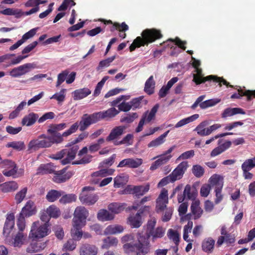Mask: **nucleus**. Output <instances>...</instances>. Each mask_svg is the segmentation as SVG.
<instances>
[{
  "label": "nucleus",
  "mask_w": 255,
  "mask_h": 255,
  "mask_svg": "<svg viewBox=\"0 0 255 255\" xmlns=\"http://www.w3.org/2000/svg\"><path fill=\"white\" fill-rule=\"evenodd\" d=\"M77 244L73 239L68 240L64 245V248L66 251H72L76 247Z\"/></svg>",
  "instance_id": "obj_64"
},
{
  "label": "nucleus",
  "mask_w": 255,
  "mask_h": 255,
  "mask_svg": "<svg viewBox=\"0 0 255 255\" xmlns=\"http://www.w3.org/2000/svg\"><path fill=\"white\" fill-rule=\"evenodd\" d=\"M195 72L196 74L193 75V81L195 82L196 85L204 83L206 81H212L214 83H218L220 87L222 86V84L226 85L227 87H233L222 77H219L217 76L212 75L206 77H203L202 74V70L201 68H196Z\"/></svg>",
  "instance_id": "obj_3"
},
{
  "label": "nucleus",
  "mask_w": 255,
  "mask_h": 255,
  "mask_svg": "<svg viewBox=\"0 0 255 255\" xmlns=\"http://www.w3.org/2000/svg\"><path fill=\"white\" fill-rule=\"evenodd\" d=\"M15 217L13 213H9L6 215L5 221L3 229V234L6 237L8 236L14 226Z\"/></svg>",
  "instance_id": "obj_17"
},
{
  "label": "nucleus",
  "mask_w": 255,
  "mask_h": 255,
  "mask_svg": "<svg viewBox=\"0 0 255 255\" xmlns=\"http://www.w3.org/2000/svg\"><path fill=\"white\" fill-rule=\"evenodd\" d=\"M168 236L169 239H172L176 246L179 244V235L176 231L173 229H169L168 231Z\"/></svg>",
  "instance_id": "obj_55"
},
{
  "label": "nucleus",
  "mask_w": 255,
  "mask_h": 255,
  "mask_svg": "<svg viewBox=\"0 0 255 255\" xmlns=\"http://www.w3.org/2000/svg\"><path fill=\"white\" fill-rule=\"evenodd\" d=\"M124 230V228L119 225H113L108 226L105 230L106 234L114 235L122 233Z\"/></svg>",
  "instance_id": "obj_37"
},
{
  "label": "nucleus",
  "mask_w": 255,
  "mask_h": 255,
  "mask_svg": "<svg viewBox=\"0 0 255 255\" xmlns=\"http://www.w3.org/2000/svg\"><path fill=\"white\" fill-rule=\"evenodd\" d=\"M165 234V230L162 227H158L145 235L138 233L137 242L135 243H128L123 246V250L128 255H146L150 250L149 239L152 242L162 238Z\"/></svg>",
  "instance_id": "obj_1"
},
{
  "label": "nucleus",
  "mask_w": 255,
  "mask_h": 255,
  "mask_svg": "<svg viewBox=\"0 0 255 255\" xmlns=\"http://www.w3.org/2000/svg\"><path fill=\"white\" fill-rule=\"evenodd\" d=\"M1 189L2 192L7 193L13 192L18 188V185L16 182L12 181L5 182L0 185Z\"/></svg>",
  "instance_id": "obj_26"
},
{
  "label": "nucleus",
  "mask_w": 255,
  "mask_h": 255,
  "mask_svg": "<svg viewBox=\"0 0 255 255\" xmlns=\"http://www.w3.org/2000/svg\"><path fill=\"white\" fill-rule=\"evenodd\" d=\"M133 138V135L132 134L128 133L125 136L122 140L120 141H116L114 142L115 145H120V144H127L128 145H131L132 144V139Z\"/></svg>",
  "instance_id": "obj_61"
},
{
  "label": "nucleus",
  "mask_w": 255,
  "mask_h": 255,
  "mask_svg": "<svg viewBox=\"0 0 255 255\" xmlns=\"http://www.w3.org/2000/svg\"><path fill=\"white\" fill-rule=\"evenodd\" d=\"M7 147H11L14 149L18 151H20L25 148V144L24 142L21 141H12L7 143L6 145Z\"/></svg>",
  "instance_id": "obj_49"
},
{
  "label": "nucleus",
  "mask_w": 255,
  "mask_h": 255,
  "mask_svg": "<svg viewBox=\"0 0 255 255\" xmlns=\"http://www.w3.org/2000/svg\"><path fill=\"white\" fill-rule=\"evenodd\" d=\"M173 208L172 207H168L164 209L163 215L162 217V221L164 222L169 221L172 216Z\"/></svg>",
  "instance_id": "obj_62"
},
{
  "label": "nucleus",
  "mask_w": 255,
  "mask_h": 255,
  "mask_svg": "<svg viewBox=\"0 0 255 255\" xmlns=\"http://www.w3.org/2000/svg\"><path fill=\"white\" fill-rule=\"evenodd\" d=\"M93 156L90 154L85 155L81 159L75 160L72 162V164H86L92 161Z\"/></svg>",
  "instance_id": "obj_60"
},
{
  "label": "nucleus",
  "mask_w": 255,
  "mask_h": 255,
  "mask_svg": "<svg viewBox=\"0 0 255 255\" xmlns=\"http://www.w3.org/2000/svg\"><path fill=\"white\" fill-rule=\"evenodd\" d=\"M116 29L120 32H125L128 29V26L124 22L121 24L118 22H114L111 28V31L113 32Z\"/></svg>",
  "instance_id": "obj_50"
},
{
  "label": "nucleus",
  "mask_w": 255,
  "mask_h": 255,
  "mask_svg": "<svg viewBox=\"0 0 255 255\" xmlns=\"http://www.w3.org/2000/svg\"><path fill=\"white\" fill-rule=\"evenodd\" d=\"M119 113V112L114 107L105 111L97 112L99 121L107 118H113L117 115Z\"/></svg>",
  "instance_id": "obj_25"
},
{
  "label": "nucleus",
  "mask_w": 255,
  "mask_h": 255,
  "mask_svg": "<svg viewBox=\"0 0 255 255\" xmlns=\"http://www.w3.org/2000/svg\"><path fill=\"white\" fill-rule=\"evenodd\" d=\"M94 188L90 186H85L82 189V192L79 196V200L82 204L90 206L96 203L98 200V196L89 192L94 190Z\"/></svg>",
  "instance_id": "obj_7"
},
{
  "label": "nucleus",
  "mask_w": 255,
  "mask_h": 255,
  "mask_svg": "<svg viewBox=\"0 0 255 255\" xmlns=\"http://www.w3.org/2000/svg\"><path fill=\"white\" fill-rule=\"evenodd\" d=\"M54 173L53 181L57 183H61L69 179L74 175V172L73 171L66 172V168H64L60 171H54Z\"/></svg>",
  "instance_id": "obj_12"
},
{
  "label": "nucleus",
  "mask_w": 255,
  "mask_h": 255,
  "mask_svg": "<svg viewBox=\"0 0 255 255\" xmlns=\"http://www.w3.org/2000/svg\"><path fill=\"white\" fill-rule=\"evenodd\" d=\"M115 218V215L106 209H101L97 214V218L99 221L105 222L111 221Z\"/></svg>",
  "instance_id": "obj_27"
},
{
  "label": "nucleus",
  "mask_w": 255,
  "mask_h": 255,
  "mask_svg": "<svg viewBox=\"0 0 255 255\" xmlns=\"http://www.w3.org/2000/svg\"><path fill=\"white\" fill-rule=\"evenodd\" d=\"M143 163L141 158H128L121 161L117 167H128L130 168H136L139 167Z\"/></svg>",
  "instance_id": "obj_13"
},
{
  "label": "nucleus",
  "mask_w": 255,
  "mask_h": 255,
  "mask_svg": "<svg viewBox=\"0 0 255 255\" xmlns=\"http://www.w3.org/2000/svg\"><path fill=\"white\" fill-rule=\"evenodd\" d=\"M55 139L52 136H47L44 134L39 135L37 139L31 140L28 145V149L34 150L41 148H47L51 146L55 142Z\"/></svg>",
  "instance_id": "obj_5"
},
{
  "label": "nucleus",
  "mask_w": 255,
  "mask_h": 255,
  "mask_svg": "<svg viewBox=\"0 0 255 255\" xmlns=\"http://www.w3.org/2000/svg\"><path fill=\"white\" fill-rule=\"evenodd\" d=\"M27 192V188L24 187L18 192L14 197L15 202L17 204L20 203L24 199Z\"/></svg>",
  "instance_id": "obj_53"
},
{
  "label": "nucleus",
  "mask_w": 255,
  "mask_h": 255,
  "mask_svg": "<svg viewBox=\"0 0 255 255\" xmlns=\"http://www.w3.org/2000/svg\"><path fill=\"white\" fill-rule=\"evenodd\" d=\"M118 243V240L116 238L108 237L103 240L102 249H108L111 247H115Z\"/></svg>",
  "instance_id": "obj_40"
},
{
  "label": "nucleus",
  "mask_w": 255,
  "mask_h": 255,
  "mask_svg": "<svg viewBox=\"0 0 255 255\" xmlns=\"http://www.w3.org/2000/svg\"><path fill=\"white\" fill-rule=\"evenodd\" d=\"M54 172V170L49 164H41L37 169V173L40 174H51Z\"/></svg>",
  "instance_id": "obj_46"
},
{
  "label": "nucleus",
  "mask_w": 255,
  "mask_h": 255,
  "mask_svg": "<svg viewBox=\"0 0 255 255\" xmlns=\"http://www.w3.org/2000/svg\"><path fill=\"white\" fill-rule=\"evenodd\" d=\"M149 190V185H146L143 186H134L132 189L133 194H135V196L139 198L140 196H143Z\"/></svg>",
  "instance_id": "obj_38"
},
{
  "label": "nucleus",
  "mask_w": 255,
  "mask_h": 255,
  "mask_svg": "<svg viewBox=\"0 0 255 255\" xmlns=\"http://www.w3.org/2000/svg\"><path fill=\"white\" fill-rule=\"evenodd\" d=\"M98 249L96 246L85 243L80 247V255H97Z\"/></svg>",
  "instance_id": "obj_19"
},
{
  "label": "nucleus",
  "mask_w": 255,
  "mask_h": 255,
  "mask_svg": "<svg viewBox=\"0 0 255 255\" xmlns=\"http://www.w3.org/2000/svg\"><path fill=\"white\" fill-rule=\"evenodd\" d=\"M169 130L166 131L165 132L160 135L156 139L151 141L148 144V147H157L163 143L165 141V138L167 136Z\"/></svg>",
  "instance_id": "obj_36"
},
{
  "label": "nucleus",
  "mask_w": 255,
  "mask_h": 255,
  "mask_svg": "<svg viewBox=\"0 0 255 255\" xmlns=\"http://www.w3.org/2000/svg\"><path fill=\"white\" fill-rule=\"evenodd\" d=\"M48 227L47 223H44L40 226L39 221L33 222L31 227L29 237L35 240L42 238L47 236L50 232Z\"/></svg>",
  "instance_id": "obj_6"
},
{
  "label": "nucleus",
  "mask_w": 255,
  "mask_h": 255,
  "mask_svg": "<svg viewBox=\"0 0 255 255\" xmlns=\"http://www.w3.org/2000/svg\"><path fill=\"white\" fill-rule=\"evenodd\" d=\"M138 116L136 113H132V114H127L125 116L121 117L120 122L127 124H130L132 123L135 119L138 118Z\"/></svg>",
  "instance_id": "obj_47"
},
{
  "label": "nucleus",
  "mask_w": 255,
  "mask_h": 255,
  "mask_svg": "<svg viewBox=\"0 0 255 255\" xmlns=\"http://www.w3.org/2000/svg\"><path fill=\"white\" fill-rule=\"evenodd\" d=\"M127 182V179L124 176H117L114 179V187L116 188H120L125 184Z\"/></svg>",
  "instance_id": "obj_63"
},
{
  "label": "nucleus",
  "mask_w": 255,
  "mask_h": 255,
  "mask_svg": "<svg viewBox=\"0 0 255 255\" xmlns=\"http://www.w3.org/2000/svg\"><path fill=\"white\" fill-rule=\"evenodd\" d=\"M221 101L220 99H213L208 100L200 104V107L202 109H206L210 107H212L217 104Z\"/></svg>",
  "instance_id": "obj_51"
},
{
  "label": "nucleus",
  "mask_w": 255,
  "mask_h": 255,
  "mask_svg": "<svg viewBox=\"0 0 255 255\" xmlns=\"http://www.w3.org/2000/svg\"><path fill=\"white\" fill-rule=\"evenodd\" d=\"M147 102V100L144 99V97L142 96L133 98L130 101L131 109L133 110L141 108L143 105H146Z\"/></svg>",
  "instance_id": "obj_23"
},
{
  "label": "nucleus",
  "mask_w": 255,
  "mask_h": 255,
  "mask_svg": "<svg viewBox=\"0 0 255 255\" xmlns=\"http://www.w3.org/2000/svg\"><path fill=\"white\" fill-rule=\"evenodd\" d=\"M91 93V91L87 88H84L75 90L73 92V97L74 100L82 99Z\"/></svg>",
  "instance_id": "obj_28"
},
{
  "label": "nucleus",
  "mask_w": 255,
  "mask_h": 255,
  "mask_svg": "<svg viewBox=\"0 0 255 255\" xmlns=\"http://www.w3.org/2000/svg\"><path fill=\"white\" fill-rule=\"evenodd\" d=\"M187 167L188 162L187 161H183L179 164L177 167L169 174L174 182L182 178Z\"/></svg>",
  "instance_id": "obj_16"
},
{
  "label": "nucleus",
  "mask_w": 255,
  "mask_h": 255,
  "mask_svg": "<svg viewBox=\"0 0 255 255\" xmlns=\"http://www.w3.org/2000/svg\"><path fill=\"white\" fill-rule=\"evenodd\" d=\"M46 211L47 213L50 218H57L60 215V210L54 205L50 206Z\"/></svg>",
  "instance_id": "obj_48"
},
{
  "label": "nucleus",
  "mask_w": 255,
  "mask_h": 255,
  "mask_svg": "<svg viewBox=\"0 0 255 255\" xmlns=\"http://www.w3.org/2000/svg\"><path fill=\"white\" fill-rule=\"evenodd\" d=\"M89 216V212L85 207L83 206L77 207L74 211V217L83 220H86Z\"/></svg>",
  "instance_id": "obj_34"
},
{
  "label": "nucleus",
  "mask_w": 255,
  "mask_h": 255,
  "mask_svg": "<svg viewBox=\"0 0 255 255\" xmlns=\"http://www.w3.org/2000/svg\"><path fill=\"white\" fill-rule=\"evenodd\" d=\"M242 170L250 171L255 167V156L253 158L246 160L242 164Z\"/></svg>",
  "instance_id": "obj_44"
},
{
  "label": "nucleus",
  "mask_w": 255,
  "mask_h": 255,
  "mask_svg": "<svg viewBox=\"0 0 255 255\" xmlns=\"http://www.w3.org/2000/svg\"><path fill=\"white\" fill-rule=\"evenodd\" d=\"M108 210L114 214H119L123 211L124 208L122 206L117 203H112L108 206Z\"/></svg>",
  "instance_id": "obj_52"
},
{
  "label": "nucleus",
  "mask_w": 255,
  "mask_h": 255,
  "mask_svg": "<svg viewBox=\"0 0 255 255\" xmlns=\"http://www.w3.org/2000/svg\"><path fill=\"white\" fill-rule=\"evenodd\" d=\"M66 91V89H62L59 92L56 93L53 95L50 99L56 100L58 103H62L65 99Z\"/></svg>",
  "instance_id": "obj_45"
},
{
  "label": "nucleus",
  "mask_w": 255,
  "mask_h": 255,
  "mask_svg": "<svg viewBox=\"0 0 255 255\" xmlns=\"http://www.w3.org/2000/svg\"><path fill=\"white\" fill-rule=\"evenodd\" d=\"M215 241L211 237H208L202 242V250L207 253H212L214 249Z\"/></svg>",
  "instance_id": "obj_22"
},
{
  "label": "nucleus",
  "mask_w": 255,
  "mask_h": 255,
  "mask_svg": "<svg viewBox=\"0 0 255 255\" xmlns=\"http://www.w3.org/2000/svg\"><path fill=\"white\" fill-rule=\"evenodd\" d=\"M197 195V192L195 189L192 188L191 186L187 184L186 185L183 193L178 194L177 200L179 203H182L187 197L189 200H194Z\"/></svg>",
  "instance_id": "obj_15"
},
{
  "label": "nucleus",
  "mask_w": 255,
  "mask_h": 255,
  "mask_svg": "<svg viewBox=\"0 0 255 255\" xmlns=\"http://www.w3.org/2000/svg\"><path fill=\"white\" fill-rule=\"evenodd\" d=\"M141 36H137L130 45V52L134 51L136 48L148 45L163 36L160 30L155 28L145 29L141 33Z\"/></svg>",
  "instance_id": "obj_2"
},
{
  "label": "nucleus",
  "mask_w": 255,
  "mask_h": 255,
  "mask_svg": "<svg viewBox=\"0 0 255 255\" xmlns=\"http://www.w3.org/2000/svg\"><path fill=\"white\" fill-rule=\"evenodd\" d=\"M155 82L153 76H150L146 81L144 88V92L149 95L153 94L154 92Z\"/></svg>",
  "instance_id": "obj_33"
},
{
  "label": "nucleus",
  "mask_w": 255,
  "mask_h": 255,
  "mask_svg": "<svg viewBox=\"0 0 255 255\" xmlns=\"http://www.w3.org/2000/svg\"><path fill=\"white\" fill-rule=\"evenodd\" d=\"M46 246L45 242L34 241L27 248V251L29 253L38 252L43 250Z\"/></svg>",
  "instance_id": "obj_30"
},
{
  "label": "nucleus",
  "mask_w": 255,
  "mask_h": 255,
  "mask_svg": "<svg viewBox=\"0 0 255 255\" xmlns=\"http://www.w3.org/2000/svg\"><path fill=\"white\" fill-rule=\"evenodd\" d=\"M127 127L126 126H117L114 127L111 131L109 135L106 137L107 141H114L119 139L125 133Z\"/></svg>",
  "instance_id": "obj_18"
},
{
  "label": "nucleus",
  "mask_w": 255,
  "mask_h": 255,
  "mask_svg": "<svg viewBox=\"0 0 255 255\" xmlns=\"http://www.w3.org/2000/svg\"><path fill=\"white\" fill-rule=\"evenodd\" d=\"M69 73V72L68 70H65L58 75L57 81L56 84V87H59L65 80H66V78L67 77Z\"/></svg>",
  "instance_id": "obj_59"
},
{
  "label": "nucleus",
  "mask_w": 255,
  "mask_h": 255,
  "mask_svg": "<svg viewBox=\"0 0 255 255\" xmlns=\"http://www.w3.org/2000/svg\"><path fill=\"white\" fill-rule=\"evenodd\" d=\"M220 176L217 174H214L212 175L209 179V185L210 187L215 186L216 187L219 186H222L223 184L220 183Z\"/></svg>",
  "instance_id": "obj_57"
},
{
  "label": "nucleus",
  "mask_w": 255,
  "mask_h": 255,
  "mask_svg": "<svg viewBox=\"0 0 255 255\" xmlns=\"http://www.w3.org/2000/svg\"><path fill=\"white\" fill-rule=\"evenodd\" d=\"M129 224L132 228H138L142 224L141 216L136 213L135 216H130L128 218Z\"/></svg>",
  "instance_id": "obj_39"
},
{
  "label": "nucleus",
  "mask_w": 255,
  "mask_h": 255,
  "mask_svg": "<svg viewBox=\"0 0 255 255\" xmlns=\"http://www.w3.org/2000/svg\"><path fill=\"white\" fill-rule=\"evenodd\" d=\"M238 91V93H234L231 96V99H240L243 96H246L247 101H250L252 99V97L255 98V90L244 91L240 88Z\"/></svg>",
  "instance_id": "obj_21"
},
{
  "label": "nucleus",
  "mask_w": 255,
  "mask_h": 255,
  "mask_svg": "<svg viewBox=\"0 0 255 255\" xmlns=\"http://www.w3.org/2000/svg\"><path fill=\"white\" fill-rule=\"evenodd\" d=\"M61 196V198L59 200V202L63 204L75 202L77 199L76 195L74 194H63Z\"/></svg>",
  "instance_id": "obj_43"
},
{
  "label": "nucleus",
  "mask_w": 255,
  "mask_h": 255,
  "mask_svg": "<svg viewBox=\"0 0 255 255\" xmlns=\"http://www.w3.org/2000/svg\"><path fill=\"white\" fill-rule=\"evenodd\" d=\"M245 114V112L244 110L239 108H227L224 110L222 114V118H226L228 117H231L236 114Z\"/></svg>",
  "instance_id": "obj_32"
},
{
  "label": "nucleus",
  "mask_w": 255,
  "mask_h": 255,
  "mask_svg": "<svg viewBox=\"0 0 255 255\" xmlns=\"http://www.w3.org/2000/svg\"><path fill=\"white\" fill-rule=\"evenodd\" d=\"M115 170L114 169H102L99 171H97L94 173V174L96 176H100L102 177H106L108 175H113Z\"/></svg>",
  "instance_id": "obj_54"
},
{
  "label": "nucleus",
  "mask_w": 255,
  "mask_h": 255,
  "mask_svg": "<svg viewBox=\"0 0 255 255\" xmlns=\"http://www.w3.org/2000/svg\"><path fill=\"white\" fill-rule=\"evenodd\" d=\"M36 206L33 201L28 200L22 208L19 215L24 218H28L36 214Z\"/></svg>",
  "instance_id": "obj_14"
},
{
  "label": "nucleus",
  "mask_w": 255,
  "mask_h": 255,
  "mask_svg": "<svg viewBox=\"0 0 255 255\" xmlns=\"http://www.w3.org/2000/svg\"><path fill=\"white\" fill-rule=\"evenodd\" d=\"M63 193V191L52 189L48 192L46 198L49 202H53L59 198Z\"/></svg>",
  "instance_id": "obj_35"
},
{
  "label": "nucleus",
  "mask_w": 255,
  "mask_h": 255,
  "mask_svg": "<svg viewBox=\"0 0 255 255\" xmlns=\"http://www.w3.org/2000/svg\"><path fill=\"white\" fill-rule=\"evenodd\" d=\"M200 201L197 200L193 201L191 205V212L193 215V219L194 220H197L201 218L203 213V210L200 206Z\"/></svg>",
  "instance_id": "obj_20"
},
{
  "label": "nucleus",
  "mask_w": 255,
  "mask_h": 255,
  "mask_svg": "<svg viewBox=\"0 0 255 255\" xmlns=\"http://www.w3.org/2000/svg\"><path fill=\"white\" fill-rule=\"evenodd\" d=\"M69 148H65L52 154L50 157L56 160L62 159L61 163L63 165L70 163L76 156L79 147L78 145H72Z\"/></svg>",
  "instance_id": "obj_4"
},
{
  "label": "nucleus",
  "mask_w": 255,
  "mask_h": 255,
  "mask_svg": "<svg viewBox=\"0 0 255 255\" xmlns=\"http://www.w3.org/2000/svg\"><path fill=\"white\" fill-rule=\"evenodd\" d=\"M38 118L37 114L30 113L24 116L22 120L21 124L23 126H30L33 125Z\"/></svg>",
  "instance_id": "obj_31"
},
{
  "label": "nucleus",
  "mask_w": 255,
  "mask_h": 255,
  "mask_svg": "<svg viewBox=\"0 0 255 255\" xmlns=\"http://www.w3.org/2000/svg\"><path fill=\"white\" fill-rule=\"evenodd\" d=\"M25 223V218L18 215L16 221V225L18 229V232H24L26 227Z\"/></svg>",
  "instance_id": "obj_58"
},
{
  "label": "nucleus",
  "mask_w": 255,
  "mask_h": 255,
  "mask_svg": "<svg viewBox=\"0 0 255 255\" xmlns=\"http://www.w3.org/2000/svg\"><path fill=\"white\" fill-rule=\"evenodd\" d=\"M35 68V64L34 63H25L11 69L9 72V75L13 78L20 77Z\"/></svg>",
  "instance_id": "obj_11"
},
{
  "label": "nucleus",
  "mask_w": 255,
  "mask_h": 255,
  "mask_svg": "<svg viewBox=\"0 0 255 255\" xmlns=\"http://www.w3.org/2000/svg\"><path fill=\"white\" fill-rule=\"evenodd\" d=\"M207 122L204 121L201 122L194 129L197 133L200 136L208 135V129L206 127L207 125Z\"/></svg>",
  "instance_id": "obj_42"
},
{
  "label": "nucleus",
  "mask_w": 255,
  "mask_h": 255,
  "mask_svg": "<svg viewBox=\"0 0 255 255\" xmlns=\"http://www.w3.org/2000/svg\"><path fill=\"white\" fill-rule=\"evenodd\" d=\"M158 108L159 105L157 104L152 107L149 113H148V111H146L144 113L138 123L137 128L135 129V131L136 132H139L142 130L143 127L145 122L149 123L151 121L154 119L156 113H157Z\"/></svg>",
  "instance_id": "obj_8"
},
{
  "label": "nucleus",
  "mask_w": 255,
  "mask_h": 255,
  "mask_svg": "<svg viewBox=\"0 0 255 255\" xmlns=\"http://www.w3.org/2000/svg\"><path fill=\"white\" fill-rule=\"evenodd\" d=\"M99 121H100L97 112L90 115L87 114H84L79 123V129L80 131H84L90 125L95 124Z\"/></svg>",
  "instance_id": "obj_10"
},
{
  "label": "nucleus",
  "mask_w": 255,
  "mask_h": 255,
  "mask_svg": "<svg viewBox=\"0 0 255 255\" xmlns=\"http://www.w3.org/2000/svg\"><path fill=\"white\" fill-rule=\"evenodd\" d=\"M27 239V233L24 232H18L14 238L12 244L14 247H20L23 244Z\"/></svg>",
  "instance_id": "obj_29"
},
{
  "label": "nucleus",
  "mask_w": 255,
  "mask_h": 255,
  "mask_svg": "<svg viewBox=\"0 0 255 255\" xmlns=\"http://www.w3.org/2000/svg\"><path fill=\"white\" fill-rule=\"evenodd\" d=\"M192 171L193 174L198 178L202 177L205 172L203 167L198 164L193 166Z\"/></svg>",
  "instance_id": "obj_56"
},
{
  "label": "nucleus",
  "mask_w": 255,
  "mask_h": 255,
  "mask_svg": "<svg viewBox=\"0 0 255 255\" xmlns=\"http://www.w3.org/2000/svg\"><path fill=\"white\" fill-rule=\"evenodd\" d=\"M159 158L152 163L150 167L151 170H154L157 169L159 166L166 163L172 157L171 155L165 156L159 155Z\"/></svg>",
  "instance_id": "obj_24"
},
{
  "label": "nucleus",
  "mask_w": 255,
  "mask_h": 255,
  "mask_svg": "<svg viewBox=\"0 0 255 255\" xmlns=\"http://www.w3.org/2000/svg\"><path fill=\"white\" fill-rule=\"evenodd\" d=\"M199 116L198 114H194L190 117L183 119L179 121L175 126V128H178L181 127L189 123L192 122L197 119Z\"/></svg>",
  "instance_id": "obj_41"
},
{
  "label": "nucleus",
  "mask_w": 255,
  "mask_h": 255,
  "mask_svg": "<svg viewBox=\"0 0 255 255\" xmlns=\"http://www.w3.org/2000/svg\"><path fill=\"white\" fill-rule=\"evenodd\" d=\"M67 127L66 123H60L59 124H51L49 126L47 132L55 139V142L56 144L61 143L63 140V133L61 134L58 131L64 129Z\"/></svg>",
  "instance_id": "obj_9"
}]
</instances>
